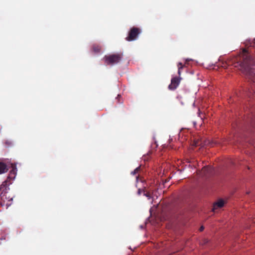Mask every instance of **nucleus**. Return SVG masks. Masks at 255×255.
Listing matches in <instances>:
<instances>
[{
  "instance_id": "obj_1",
  "label": "nucleus",
  "mask_w": 255,
  "mask_h": 255,
  "mask_svg": "<svg viewBox=\"0 0 255 255\" xmlns=\"http://www.w3.org/2000/svg\"><path fill=\"white\" fill-rule=\"evenodd\" d=\"M7 181L2 182L0 187V204L2 206L5 204V201H10L12 199L6 195Z\"/></svg>"
},
{
  "instance_id": "obj_9",
  "label": "nucleus",
  "mask_w": 255,
  "mask_h": 255,
  "mask_svg": "<svg viewBox=\"0 0 255 255\" xmlns=\"http://www.w3.org/2000/svg\"><path fill=\"white\" fill-rule=\"evenodd\" d=\"M101 50V47L99 45L94 44L92 46V51L95 53L100 52Z\"/></svg>"
},
{
  "instance_id": "obj_10",
  "label": "nucleus",
  "mask_w": 255,
  "mask_h": 255,
  "mask_svg": "<svg viewBox=\"0 0 255 255\" xmlns=\"http://www.w3.org/2000/svg\"><path fill=\"white\" fill-rule=\"evenodd\" d=\"M105 62L107 64H110L112 63V55L105 57Z\"/></svg>"
},
{
  "instance_id": "obj_6",
  "label": "nucleus",
  "mask_w": 255,
  "mask_h": 255,
  "mask_svg": "<svg viewBox=\"0 0 255 255\" xmlns=\"http://www.w3.org/2000/svg\"><path fill=\"white\" fill-rule=\"evenodd\" d=\"M225 202L223 199H220L217 202H215L213 205V211L215 212V210L218 208L223 207L224 205Z\"/></svg>"
},
{
  "instance_id": "obj_5",
  "label": "nucleus",
  "mask_w": 255,
  "mask_h": 255,
  "mask_svg": "<svg viewBox=\"0 0 255 255\" xmlns=\"http://www.w3.org/2000/svg\"><path fill=\"white\" fill-rule=\"evenodd\" d=\"M9 168H11L10 170L9 175L7 177V179L6 181H7L8 179H14L15 175L16 174L17 168L16 166L14 163H10L9 164Z\"/></svg>"
},
{
  "instance_id": "obj_13",
  "label": "nucleus",
  "mask_w": 255,
  "mask_h": 255,
  "mask_svg": "<svg viewBox=\"0 0 255 255\" xmlns=\"http://www.w3.org/2000/svg\"><path fill=\"white\" fill-rule=\"evenodd\" d=\"M145 187H143V189H141V188H138V191H137V194L138 195H141L142 193L143 194L144 193V191H145Z\"/></svg>"
},
{
  "instance_id": "obj_17",
  "label": "nucleus",
  "mask_w": 255,
  "mask_h": 255,
  "mask_svg": "<svg viewBox=\"0 0 255 255\" xmlns=\"http://www.w3.org/2000/svg\"><path fill=\"white\" fill-rule=\"evenodd\" d=\"M138 178H139L138 176H136V179L137 181H138Z\"/></svg>"
},
{
  "instance_id": "obj_8",
  "label": "nucleus",
  "mask_w": 255,
  "mask_h": 255,
  "mask_svg": "<svg viewBox=\"0 0 255 255\" xmlns=\"http://www.w3.org/2000/svg\"><path fill=\"white\" fill-rule=\"evenodd\" d=\"M190 59H186L185 61V63L183 65L181 62H179L178 63L177 66L178 68V74L180 76L181 75V70L185 66L186 64H188V61H190Z\"/></svg>"
},
{
  "instance_id": "obj_4",
  "label": "nucleus",
  "mask_w": 255,
  "mask_h": 255,
  "mask_svg": "<svg viewBox=\"0 0 255 255\" xmlns=\"http://www.w3.org/2000/svg\"><path fill=\"white\" fill-rule=\"evenodd\" d=\"M181 78L173 77L171 79V83L168 86V89L170 90H174L179 86Z\"/></svg>"
},
{
  "instance_id": "obj_2",
  "label": "nucleus",
  "mask_w": 255,
  "mask_h": 255,
  "mask_svg": "<svg viewBox=\"0 0 255 255\" xmlns=\"http://www.w3.org/2000/svg\"><path fill=\"white\" fill-rule=\"evenodd\" d=\"M141 32V30L139 28L132 27L129 29L126 40L128 41H134L137 39Z\"/></svg>"
},
{
  "instance_id": "obj_14",
  "label": "nucleus",
  "mask_w": 255,
  "mask_h": 255,
  "mask_svg": "<svg viewBox=\"0 0 255 255\" xmlns=\"http://www.w3.org/2000/svg\"><path fill=\"white\" fill-rule=\"evenodd\" d=\"M211 170V168H209V167H204L202 169V171L204 172H208L210 171Z\"/></svg>"
},
{
  "instance_id": "obj_15",
  "label": "nucleus",
  "mask_w": 255,
  "mask_h": 255,
  "mask_svg": "<svg viewBox=\"0 0 255 255\" xmlns=\"http://www.w3.org/2000/svg\"><path fill=\"white\" fill-rule=\"evenodd\" d=\"M143 195L146 196L148 199L151 198V195L149 193L146 192L145 191H144Z\"/></svg>"
},
{
  "instance_id": "obj_7",
  "label": "nucleus",
  "mask_w": 255,
  "mask_h": 255,
  "mask_svg": "<svg viewBox=\"0 0 255 255\" xmlns=\"http://www.w3.org/2000/svg\"><path fill=\"white\" fill-rule=\"evenodd\" d=\"M9 169V164L0 161V174L6 172Z\"/></svg>"
},
{
  "instance_id": "obj_3",
  "label": "nucleus",
  "mask_w": 255,
  "mask_h": 255,
  "mask_svg": "<svg viewBox=\"0 0 255 255\" xmlns=\"http://www.w3.org/2000/svg\"><path fill=\"white\" fill-rule=\"evenodd\" d=\"M124 60L123 52H120L113 54V65L121 63Z\"/></svg>"
},
{
  "instance_id": "obj_16",
  "label": "nucleus",
  "mask_w": 255,
  "mask_h": 255,
  "mask_svg": "<svg viewBox=\"0 0 255 255\" xmlns=\"http://www.w3.org/2000/svg\"><path fill=\"white\" fill-rule=\"evenodd\" d=\"M204 229V227H203V226H201V227L200 228V229H199V231H200V232H202V231H203Z\"/></svg>"
},
{
  "instance_id": "obj_12",
  "label": "nucleus",
  "mask_w": 255,
  "mask_h": 255,
  "mask_svg": "<svg viewBox=\"0 0 255 255\" xmlns=\"http://www.w3.org/2000/svg\"><path fill=\"white\" fill-rule=\"evenodd\" d=\"M116 101L118 103H122L123 100L121 99V96L120 95H118L117 97L116 98Z\"/></svg>"
},
{
  "instance_id": "obj_11",
  "label": "nucleus",
  "mask_w": 255,
  "mask_h": 255,
  "mask_svg": "<svg viewBox=\"0 0 255 255\" xmlns=\"http://www.w3.org/2000/svg\"><path fill=\"white\" fill-rule=\"evenodd\" d=\"M140 170V166L136 167L133 171L131 172V174L134 175L138 173Z\"/></svg>"
}]
</instances>
